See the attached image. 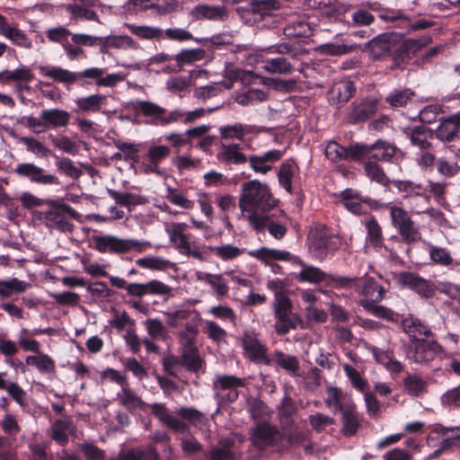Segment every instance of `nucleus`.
Segmentation results:
<instances>
[{
	"label": "nucleus",
	"instance_id": "1",
	"mask_svg": "<svg viewBox=\"0 0 460 460\" xmlns=\"http://www.w3.org/2000/svg\"><path fill=\"white\" fill-rule=\"evenodd\" d=\"M278 200L273 197L268 184L259 180H252L242 184L239 208L242 217L257 232L262 231L270 221L266 215L277 206Z\"/></svg>",
	"mask_w": 460,
	"mask_h": 460
},
{
	"label": "nucleus",
	"instance_id": "39",
	"mask_svg": "<svg viewBox=\"0 0 460 460\" xmlns=\"http://www.w3.org/2000/svg\"><path fill=\"white\" fill-rule=\"evenodd\" d=\"M182 365L192 372L199 371L202 367V359L196 346L181 349Z\"/></svg>",
	"mask_w": 460,
	"mask_h": 460
},
{
	"label": "nucleus",
	"instance_id": "60",
	"mask_svg": "<svg viewBox=\"0 0 460 460\" xmlns=\"http://www.w3.org/2000/svg\"><path fill=\"white\" fill-rule=\"evenodd\" d=\"M31 181L40 184H59L58 179L52 175L44 173L43 170L31 164Z\"/></svg>",
	"mask_w": 460,
	"mask_h": 460
},
{
	"label": "nucleus",
	"instance_id": "50",
	"mask_svg": "<svg viewBox=\"0 0 460 460\" xmlns=\"http://www.w3.org/2000/svg\"><path fill=\"white\" fill-rule=\"evenodd\" d=\"M235 453L228 442L219 443L209 452V460H234Z\"/></svg>",
	"mask_w": 460,
	"mask_h": 460
},
{
	"label": "nucleus",
	"instance_id": "63",
	"mask_svg": "<svg viewBox=\"0 0 460 460\" xmlns=\"http://www.w3.org/2000/svg\"><path fill=\"white\" fill-rule=\"evenodd\" d=\"M292 178L293 172L291 164L288 162L283 163L279 167V181L289 193L292 192Z\"/></svg>",
	"mask_w": 460,
	"mask_h": 460
},
{
	"label": "nucleus",
	"instance_id": "13",
	"mask_svg": "<svg viewBox=\"0 0 460 460\" xmlns=\"http://www.w3.org/2000/svg\"><path fill=\"white\" fill-rule=\"evenodd\" d=\"M400 285L406 287L423 298H429L435 295V287L429 280L416 273L403 271L398 276Z\"/></svg>",
	"mask_w": 460,
	"mask_h": 460
},
{
	"label": "nucleus",
	"instance_id": "9",
	"mask_svg": "<svg viewBox=\"0 0 460 460\" xmlns=\"http://www.w3.org/2000/svg\"><path fill=\"white\" fill-rule=\"evenodd\" d=\"M400 40L401 37L396 32H384L368 40L364 45L363 51H367L374 60L382 59L391 56L392 50Z\"/></svg>",
	"mask_w": 460,
	"mask_h": 460
},
{
	"label": "nucleus",
	"instance_id": "52",
	"mask_svg": "<svg viewBox=\"0 0 460 460\" xmlns=\"http://www.w3.org/2000/svg\"><path fill=\"white\" fill-rule=\"evenodd\" d=\"M128 30L137 37L143 39H159L163 36V30L150 26H137L127 23Z\"/></svg>",
	"mask_w": 460,
	"mask_h": 460
},
{
	"label": "nucleus",
	"instance_id": "33",
	"mask_svg": "<svg viewBox=\"0 0 460 460\" xmlns=\"http://www.w3.org/2000/svg\"><path fill=\"white\" fill-rule=\"evenodd\" d=\"M197 279L210 285L218 296H224L228 291V286L221 274L199 271Z\"/></svg>",
	"mask_w": 460,
	"mask_h": 460
},
{
	"label": "nucleus",
	"instance_id": "48",
	"mask_svg": "<svg viewBox=\"0 0 460 460\" xmlns=\"http://www.w3.org/2000/svg\"><path fill=\"white\" fill-rule=\"evenodd\" d=\"M265 84L277 92L289 93L296 90L297 86V80L295 78L287 80L280 78H268Z\"/></svg>",
	"mask_w": 460,
	"mask_h": 460
},
{
	"label": "nucleus",
	"instance_id": "61",
	"mask_svg": "<svg viewBox=\"0 0 460 460\" xmlns=\"http://www.w3.org/2000/svg\"><path fill=\"white\" fill-rule=\"evenodd\" d=\"M136 263L142 268L150 270H165L171 265L169 261L159 257L140 258L137 260Z\"/></svg>",
	"mask_w": 460,
	"mask_h": 460
},
{
	"label": "nucleus",
	"instance_id": "51",
	"mask_svg": "<svg viewBox=\"0 0 460 460\" xmlns=\"http://www.w3.org/2000/svg\"><path fill=\"white\" fill-rule=\"evenodd\" d=\"M46 75L55 81L66 84H72L78 80L77 73L71 72L61 67H53L49 70Z\"/></svg>",
	"mask_w": 460,
	"mask_h": 460
},
{
	"label": "nucleus",
	"instance_id": "23",
	"mask_svg": "<svg viewBox=\"0 0 460 460\" xmlns=\"http://www.w3.org/2000/svg\"><path fill=\"white\" fill-rule=\"evenodd\" d=\"M326 406L333 412H342L346 406H351L355 403L349 396L335 386L326 388V398L324 399Z\"/></svg>",
	"mask_w": 460,
	"mask_h": 460
},
{
	"label": "nucleus",
	"instance_id": "43",
	"mask_svg": "<svg viewBox=\"0 0 460 460\" xmlns=\"http://www.w3.org/2000/svg\"><path fill=\"white\" fill-rule=\"evenodd\" d=\"M221 155L226 163L234 164H243L248 161L246 155L242 153L241 147L238 144L223 146Z\"/></svg>",
	"mask_w": 460,
	"mask_h": 460
},
{
	"label": "nucleus",
	"instance_id": "56",
	"mask_svg": "<svg viewBox=\"0 0 460 460\" xmlns=\"http://www.w3.org/2000/svg\"><path fill=\"white\" fill-rule=\"evenodd\" d=\"M369 145L357 143L354 145H350L346 148L345 160L359 161L366 157L367 155H369Z\"/></svg>",
	"mask_w": 460,
	"mask_h": 460
},
{
	"label": "nucleus",
	"instance_id": "37",
	"mask_svg": "<svg viewBox=\"0 0 460 460\" xmlns=\"http://www.w3.org/2000/svg\"><path fill=\"white\" fill-rule=\"evenodd\" d=\"M72 429V422L68 419L57 420L50 429V437L61 446L68 442L67 432Z\"/></svg>",
	"mask_w": 460,
	"mask_h": 460
},
{
	"label": "nucleus",
	"instance_id": "25",
	"mask_svg": "<svg viewBox=\"0 0 460 460\" xmlns=\"http://www.w3.org/2000/svg\"><path fill=\"white\" fill-rule=\"evenodd\" d=\"M357 291L366 296V299L373 302L382 301L385 293V288L370 277H366L358 281Z\"/></svg>",
	"mask_w": 460,
	"mask_h": 460
},
{
	"label": "nucleus",
	"instance_id": "26",
	"mask_svg": "<svg viewBox=\"0 0 460 460\" xmlns=\"http://www.w3.org/2000/svg\"><path fill=\"white\" fill-rule=\"evenodd\" d=\"M76 109L75 112H98L106 104L107 97L102 94H92L78 98L75 101Z\"/></svg>",
	"mask_w": 460,
	"mask_h": 460
},
{
	"label": "nucleus",
	"instance_id": "34",
	"mask_svg": "<svg viewBox=\"0 0 460 460\" xmlns=\"http://www.w3.org/2000/svg\"><path fill=\"white\" fill-rule=\"evenodd\" d=\"M403 385L408 394L413 397H421L427 393L428 384L416 374L408 375L403 379Z\"/></svg>",
	"mask_w": 460,
	"mask_h": 460
},
{
	"label": "nucleus",
	"instance_id": "27",
	"mask_svg": "<svg viewBox=\"0 0 460 460\" xmlns=\"http://www.w3.org/2000/svg\"><path fill=\"white\" fill-rule=\"evenodd\" d=\"M402 328L409 334L411 341L420 340L419 336L429 337L432 335L430 328L415 317H409L402 321Z\"/></svg>",
	"mask_w": 460,
	"mask_h": 460
},
{
	"label": "nucleus",
	"instance_id": "38",
	"mask_svg": "<svg viewBox=\"0 0 460 460\" xmlns=\"http://www.w3.org/2000/svg\"><path fill=\"white\" fill-rule=\"evenodd\" d=\"M120 404L123 405L128 411H134L137 409H144L145 402L138 397L131 389L128 388V385L123 386L121 393L118 394Z\"/></svg>",
	"mask_w": 460,
	"mask_h": 460
},
{
	"label": "nucleus",
	"instance_id": "46",
	"mask_svg": "<svg viewBox=\"0 0 460 460\" xmlns=\"http://www.w3.org/2000/svg\"><path fill=\"white\" fill-rule=\"evenodd\" d=\"M268 99V94L260 89H251L245 93H240L235 97V102L242 106L252 105L255 102H261Z\"/></svg>",
	"mask_w": 460,
	"mask_h": 460
},
{
	"label": "nucleus",
	"instance_id": "54",
	"mask_svg": "<svg viewBox=\"0 0 460 460\" xmlns=\"http://www.w3.org/2000/svg\"><path fill=\"white\" fill-rule=\"evenodd\" d=\"M429 257L434 263L441 266L452 265L454 261L447 249L436 245H430Z\"/></svg>",
	"mask_w": 460,
	"mask_h": 460
},
{
	"label": "nucleus",
	"instance_id": "29",
	"mask_svg": "<svg viewBox=\"0 0 460 460\" xmlns=\"http://www.w3.org/2000/svg\"><path fill=\"white\" fill-rule=\"evenodd\" d=\"M415 96V92L410 88L395 89L385 97V102L393 108H403L411 103Z\"/></svg>",
	"mask_w": 460,
	"mask_h": 460
},
{
	"label": "nucleus",
	"instance_id": "17",
	"mask_svg": "<svg viewBox=\"0 0 460 460\" xmlns=\"http://www.w3.org/2000/svg\"><path fill=\"white\" fill-rule=\"evenodd\" d=\"M377 111V101L370 100L359 103L353 102L347 115L349 124H358L372 118Z\"/></svg>",
	"mask_w": 460,
	"mask_h": 460
},
{
	"label": "nucleus",
	"instance_id": "44",
	"mask_svg": "<svg viewBox=\"0 0 460 460\" xmlns=\"http://www.w3.org/2000/svg\"><path fill=\"white\" fill-rule=\"evenodd\" d=\"M56 166L59 172L74 180L79 179L83 172L67 157H56Z\"/></svg>",
	"mask_w": 460,
	"mask_h": 460
},
{
	"label": "nucleus",
	"instance_id": "15",
	"mask_svg": "<svg viewBox=\"0 0 460 460\" xmlns=\"http://www.w3.org/2000/svg\"><path fill=\"white\" fill-rule=\"evenodd\" d=\"M190 15L198 21L226 22L229 18V12L225 5L202 4L194 6Z\"/></svg>",
	"mask_w": 460,
	"mask_h": 460
},
{
	"label": "nucleus",
	"instance_id": "21",
	"mask_svg": "<svg viewBox=\"0 0 460 460\" xmlns=\"http://www.w3.org/2000/svg\"><path fill=\"white\" fill-rule=\"evenodd\" d=\"M5 79L15 82V89L21 102L27 103L29 93V69L25 66L13 71H4Z\"/></svg>",
	"mask_w": 460,
	"mask_h": 460
},
{
	"label": "nucleus",
	"instance_id": "58",
	"mask_svg": "<svg viewBox=\"0 0 460 460\" xmlns=\"http://www.w3.org/2000/svg\"><path fill=\"white\" fill-rule=\"evenodd\" d=\"M66 9L75 19L84 18L87 21H98L97 13L94 11L90 10L85 6H82L80 4H67L66 6Z\"/></svg>",
	"mask_w": 460,
	"mask_h": 460
},
{
	"label": "nucleus",
	"instance_id": "47",
	"mask_svg": "<svg viewBox=\"0 0 460 460\" xmlns=\"http://www.w3.org/2000/svg\"><path fill=\"white\" fill-rule=\"evenodd\" d=\"M208 249L219 259L223 261H230L237 258L243 253V250L232 244H225L220 246H209Z\"/></svg>",
	"mask_w": 460,
	"mask_h": 460
},
{
	"label": "nucleus",
	"instance_id": "24",
	"mask_svg": "<svg viewBox=\"0 0 460 460\" xmlns=\"http://www.w3.org/2000/svg\"><path fill=\"white\" fill-rule=\"evenodd\" d=\"M244 385L245 379L234 375H217L213 381V389L215 391L229 390L228 397L231 401H234L238 396L236 388L243 387Z\"/></svg>",
	"mask_w": 460,
	"mask_h": 460
},
{
	"label": "nucleus",
	"instance_id": "64",
	"mask_svg": "<svg viewBox=\"0 0 460 460\" xmlns=\"http://www.w3.org/2000/svg\"><path fill=\"white\" fill-rule=\"evenodd\" d=\"M441 403L447 407H460V385L441 396Z\"/></svg>",
	"mask_w": 460,
	"mask_h": 460
},
{
	"label": "nucleus",
	"instance_id": "59",
	"mask_svg": "<svg viewBox=\"0 0 460 460\" xmlns=\"http://www.w3.org/2000/svg\"><path fill=\"white\" fill-rule=\"evenodd\" d=\"M158 460V456L153 452H143V451H121L116 457L111 460Z\"/></svg>",
	"mask_w": 460,
	"mask_h": 460
},
{
	"label": "nucleus",
	"instance_id": "40",
	"mask_svg": "<svg viewBox=\"0 0 460 460\" xmlns=\"http://www.w3.org/2000/svg\"><path fill=\"white\" fill-rule=\"evenodd\" d=\"M303 269L296 275V279L300 282H309V283H320L323 282L326 274L320 270L319 268L309 266L302 263Z\"/></svg>",
	"mask_w": 460,
	"mask_h": 460
},
{
	"label": "nucleus",
	"instance_id": "32",
	"mask_svg": "<svg viewBox=\"0 0 460 460\" xmlns=\"http://www.w3.org/2000/svg\"><path fill=\"white\" fill-rule=\"evenodd\" d=\"M263 69L270 74L288 75L294 71L293 65L285 58L278 57L264 61Z\"/></svg>",
	"mask_w": 460,
	"mask_h": 460
},
{
	"label": "nucleus",
	"instance_id": "6",
	"mask_svg": "<svg viewBox=\"0 0 460 460\" xmlns=\"http://www.w3.org/2000/svg\"><path fill=\"white\" fill-rule=\"evenodd\" d=\"M93 242L95 249L102 253H126L130 251L142 252L149 245L148 243H141L136 239H121L111 234L93 236Z\"/></svg>",
	"mask_w": 460,
	"mask_h": 460
},
{
	"label": "nucleus",
	"instance_id": "45",
	"mask_svg": "<svg viewBox=\"0 0 460 460\" xmlns=\"http://www.w3.org/2000/svg\"><path fill=\"white\" fill-rule=\"evenodd\" d=\"M31 366H34L43 375H51L55 371L54 360L43 353L31 355Z\"/></svg>",
	"mask_w": 460,
	"mask_h": 460
},
{
	"label": "nucleus",
	"instance_id": "53",
	"mask_svg": "<svg viewBox=\"0 0 460 460\" xmlns=\"http://www.w3.org/2000/svg\"><path fill=\"white\" fill-rule=\"evenodd\" d=\"M365 171L367 175L372 180L382 185H387L389 179L384 170L376 162H367L365 164Z\"/></svg>",
	"mask_w": 460,
	"mask_h": 460
},
{
	"label": "nucleus",
	"instance_id": "10",
	"mask_svg": "<svg viewBox=\"0 0 460 460\" xmlns=\"http://www.w3.org/2000/svg\"><path fill=\"white\" fill-rule=\"evenodd\" d=\"M78 217L77 212L69 205L62 204L50 208L45 214L46 225L50 228H56L62 232L73 231L72 218Z\"/></svg>",
	"mask_w": 460,
	"mask_h": 460
},
{
	"label": "nucleus",
	"instance_id": "36",
	"mask_svg": "<svg viewBox=\"0 0 460 460\" xmlns=\"http://www.w3.org/2000/svg\"><path fill=\"white\" fill-rule=\"evenodd\" d=\"M27 284L17 278L0 280V298H10L25 290Z\"/></svg>",
	"mask_w": 460,
	"mask_h": 460
},
{
	"label": "nucleus",
	"instance_id": "2",
	"mask_svg": "<svg viewBox=\"0 0 460 460\" xmlns=\"http://www.w3.org/2000/svg\"><path fill=\"white\" fill-rule=\"evenodd\" d=\"M150 407L152 414L176 433H189L190 426L199 427L207 421L205 414L194 408L181 407L172 411L162 402L153 403Z\"/></svg>",
	"mask_w": 460,
	"mask_h": 460
},
{
	"label": "nucleus",
	"instance_id": "16",
	"mask_svg": "<svg viewBox=\"0 0 460 460\" xmlns=\"http://www.w3.org/2000/svg\"><path fill=\"white\" fill-rule=\"evenodd\" d=\"M435 137L442 142H454L460 138V113L448 116L440 120L434 130Z\"/></svg>",
	"mask_w": 460,
	"mask_h": 460
},
{
	"label": "nucleus",
	"instance_id": "11",
	"mask_svg": "<svg viewBox=\"0 0 460 460\" xmlns=\"http://www.w3.org/2000/svg\"><path fill=\"white\" fill-rule=\"evenodd\" d=\"M429 35H424L420 39H409L394 47L391 52L394 60L393 67H398L402 63L409 60L420 49L428 46L431 42Z\"/></svg>",
	"mask_w": 460,
	"mask_h": 460
},
{
	"label": "nucleus",
	"instance_id": "19",
	"mask_svg": "<svg viewBox=\"0 0 460 460\" xmlns=\"http://www.w3.org/2000/svg\"><path fill=\"white\" fill-rule=\"evenodd\" d=\"M279 436V430L269 422L259 423L252 433V443L259 448H265L275 443Z\"/></svg>",
	"mask_w": 460,
	"mask_h": 460
},
{
	"label": "nucleus",
	"instance_id": "4",
	"mask_svg": "<svg viewBox=\"0 0 460 460\" xmlns=\"http://www.w3.org/2000/svg\"><path fill=\"white\" fill-rule=\"evenodd\" d=\"M339 237L332 234L324 225H316L307 236L309 252L318 259H323L330 251H336L341 244Z\"/></svg>",
	"mask_w": 460,
	"mask_h": 460
},
{
	"label": "nucleus",
	"instance_id": "18",
	"mask_svg": "<svg viewBox=\"0 0 460 460\" xmlns=\"http://www.w3.org/2000/svg\"><path fill=\"white\" fill-rule=\"evenodd\" d=\"M341 432L345 437L355 436L361 427L362 418L357 411V406L353 403L351 406H346L341 412Z\"/></svg>",
	"mask_w": 460,
	"mask_h": 460
},
{
	"label": "nucleus",
	"instance_id": "14",
	"mask_svg": "<svg viewBox=\"0 0 460 460\" xmlns=\"http://www.w3.org/2000/svg\"><path fill=\"white\" fill-rule=\"evenodd\" d=\"M355 93L356 86L352 81H339L332 85L327 93L329 103L339 109L344 106Z\"/></svg>",
	"mask_w": 460,
	"mask_h": 460
},
{
	"label": "nucleus",
	"instance_id": "35",
	"mask_svg": "<svg viewBox=\"0 0 460 460\" xmlns=\"http://www.w3.org/2000/svg\"><path fill=\"white\" fill-rule=\"evenodd\" d=\"M250 255L266 263H269L271 261H289L291 257L289 252L269 249L266 247H261L259 250L250 252Z\"/></svg>",
	"mask_w": 460,
	"mask_h": 460
},
{
	"label": "nucleus",
	"instance_id": "7",
	"mask_svg": "<svg viewBox=\"0 0 460 460\" xmlns=\"http://www.w3.org/2000/svg\"><path fill=\"white\" fill-rule=\"evenodd\" d=\"M385 208L389 209L392 225L398 230L404 243H413L420 240L419 228L405 209L389 204Z\"/></svg>",
	"mask_w": 460,
	"mask_h": 460
},
{
	"label": "nucleus",
	"instance_id": "5",
	"mask_svg": "<svg viewBox=\"0 0 460 460\" xmlns=\"http://www.w3.org/2000/svg\"><path fill=\"white\" fill-rule=\"evenodd\" d=\"M133 110L137 114L151 118L153 124L157 126H166L184 117V112L181 110L167 111L165 108L150 101H137L133 103Z\"/></svg>",
	"mask_w": 460,
	"mask_h": 460
},
{
	"label": "nucleus",
	"instance_id": "57",
	"mask_svg": "<svg viewBox=\"0 0 460 460\" xmlns=\"http://www.w3.org/2000/svg\"><path fill=\"white\" fill-rule=\"evenodd\" d=\"M309 26L304 22H290L284 28V34L288 38H304L307 37Z\"/></svg>",
	"mask_w": 460,
	"mask_h": 460
},
{
	"label": "nucleus",
	"instance_id": "62",
	"mask_svg": "<svg viewBox=\"0 0 460 460\" xmlns=\"http://www.w3.org/2000/svg\"><path fill=\"white\" fill-rule=\"evenodd\" d=\"M52 143L57 148L69 155H75L78 153L77 145L66 136L53 137Z\"/></svg>",
	"mask_w": 460,
	"mask_h": 460
},
{
	"label": "nucleus",
	"instance_id": "41",
	"mask_svg": "<svg viewBox=\"0 0 460 460\" xmlns=\"http://www.w3.org/2000/svg\"><path fill=\"white\" fill-rule=\"evenodd\" d=\"M273 359L280 367L287 370L289 374L298 376L299 361L296 357L286 355L284 352L278 350L274 353Z\"/></svg>",
	"mask_w": 460,
	"mask_h": 460
},
{
	"label": "nucleus",
	"instance_id": "30",
	"mask_svg": "<svg viewBox=\"0 0 460 460\" xmlns=\"http://www.w3.org/2000/svg\"><path fill=\"white\" fill-rule=\"evenodd\" d=\"M367 229V242L374 248H382L384 236L382 227L374 216H370L365 221Z\"/></svg>",
	"mask_w": 460,
	"mask_h": 460
},
{
	"label": "nucleus",
	"instance_id": "3",
	"mask_svg": "<svg viewBox=\"0 0 460 460\" xmlns=\"http://www.w3.org/2000/svg\"><path fill=\"white\" fill-rule=\"evenodd\" d=\"M272 309L276 323L274 330L278 335L288 334L290 330L296 329L302 323L300 316L293 312V305L289 297L283 292L275 294Z\"/></svg>",
	"mask_w": 460,
	"mask_h": 460
},
{
	"label": "nucleus",
	"instance_id": "49",
	"mask_svg": "<svg viewBox=\"0 0 460 460\" xmlns=\"http://www.w3.org/2000/svg\"><path fill=\"white\" fill-rule=\"evenodd\" d=\"M377 302L368 301L367 299H363L360 301V305L369 314L380 317L383 319L391 320L393 319L394 313L391 309L383 306L377 305Z\"/></svg>",
	"mask_w": 460,
	"mask_h": 460
},
{
	"label": "nucleus",
	"instance_id": "8",
	"mask_svg": "<svg viewBox=\"0 0 460 460\" xmlns=\"http://www.w3.org/2000/svg\"><path fill=\"white\" fill-rule=\"evenodd\" d=\"M443 351V348L436 341L424 339L411 341L406 349L407 358L413 363H429Z\"/></svg>",
	"mask_w": 460,
	"mask_h": 460
},
{
	"label": "nucleus",
	"instance_id": "31",
	"mask_svg": "<svg viewBox=\"0 0 460 460\" xmlns=\"http://www.w3.org/2000/svg\"><path fill=\"white\" fill-rule=\"evenodd\" d=\"M296 412V405L295 401L289 395H285L278 408L280 423L285 429L293 425L294 421L292 417Z\"/></svg>",
	"mask_w": 460,
	"mask_h": 460
},
{
	"label": "nucleus",
	"instance_id": "42",
	"mask_svg": "<svg viewBox=\"0 0 460 460\" xmlns=\"http://www.w3.org/2000/svg\"><path fill=\"white\" fill-rule=\"evenodd\" d=\"M436 168L437 172L445 179L456 176L460 170V166L456 160L446 156L438 158Z\"/></svg>",
	"mask_w": 460,
	"mask_h": 460
},
{
	"label": "nucleus",
	"instance_id": "55",
	"mask_svg": "<svg viewBox=\"0 0 460 460\" xmlns=\"http://www.w3.org/2000/svg\"><path fill=\"white\" fill-rule=\"evenodd\" d=\"M198 329L190 323L185 324V330L179 332L181 350L189 347H194Z\"/></svg>",
	"mask_w": 460,
	"mask_h": 460
},
{
	"label": "nucleus",
	"instance_id": "22",
	"mask_svg": "<svg viewBox=\"0 0 460 460\" xmlns=\"http://www.w3.org/2000/svg\"><path fill=\"white\" fill-rule=\"evenodd\" d=\"M243 346L252 361L263 363L268 366L270 365L271 360L267 356V349L257 338L252 335H245L243 339Z\"/></svg>",
	"mask_w": 460,
	"mask_h": 460
},
{
	"label": "nucleus",
	"instance_id": "12",
	"mask_svg": "<svg viewBox=\"0 0 460 460\" xmlns=\"http://www.w3.org/2000/svg\"><path fill=\"white\" fill-rule=\"evenodd\" d=\"M40 119L42 122L31 118V129L41 132L45 128L66 127L69 123L70 114L66 111L59 109L45 110L41 111Z\"/></svg>",
	"mask_w": 460,
	"mask_h": 460
},
{
	"label": "nucleus",
	"instance_id": "20",
	"mask_svg": "<svg viewBox=\"0 0 460 460\" xmlns=\"http://www.w3.org/2000/svg\"><path fill=\"white\" fill-rule=\"evenodd\" d=\"M403 133L410 139L412 146L423 150L431 147L430 139L435 137L434 130L422 125L405 128Z\"/></svg>",
	"mask_w": 460,
	"mask_h": 460
},
{
	"label": "nucleus",
	"instance_id": "28",
	"mask_svg": "<svg viewBox=\"0 0 460 460\" xmlns=\"http://www.w3.org/2000/svg\"><path fill=\"white\" fill-rule=\"evenodd\" d=\"M369 148L370 158L384 162L390 161L399 152V149L394 145L381 139L369 145Z\"/></svg>",
	"mask_w": 460,
	"mask_h": 460
}]
</instances>
